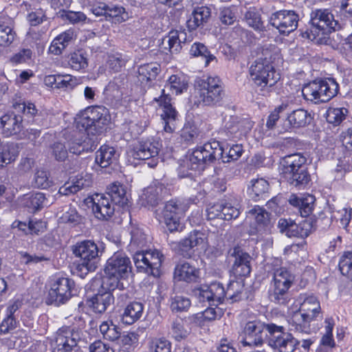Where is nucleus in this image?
Returning a JSON list of instances; mask_svg holds the SVG:
<instances>
[{"instance_id": "1", "label": "nucleus", "mask_w": 352, "mask_h": 352, "mask_svg": "<svg viewBox=\"0 0 352 352\" xmlns=\"http://www.w3.org/2000/svg\"><path fill=\"white\" fill-rule=\"evenodd\" d=\"M241 144H234L229 149L228 153L223 155V148L218 141L207 142L197 146L189 155L186 162L191 170H203L206 165L221 160L223 163L238 160L242 155Z\"/></svg>"}, {"instance_id": "2", "label": "nucleus", "mask_w": 352, "mask_h": 352, "mask_svg": "<svg viewBox=\"0 0 352 352\" xmlns=\"http://www.w3.org/2000/svg\"><path fill=\"white\" fill-rule=\"evenodd\" d=\"M187 82L180 76L172 75L168 80L164 88L162 90V95L157 101L162 108L161 118L164 124V130L166 133H173L177 128L178 122V112L170 103V94L178 95L186 90Z\"/></svg>"}, {"instance_id": "3", "label": "nucleus", "mask_w": 352, "mask_h": 352, "mask_svg": "<svg viewBox=\"0 0 352 352\" xmlns=\"http://www.w3.org/2000/svg\"><path fill=\"white\" fill-rule=\"evenodd\" d=\"M244 287V280L241 278L230 280L226 290L220 283H212L210 285L200 286L195 290V294L200 302H208L211 305L217 306L225 297L234 301L241 298Z\"/></svg>"}, {"instance_id": "4", "label": "nucleus", "mask_w": 352, "mask_h": 352, "mask_svg": "<svg viewBox=\"0 0 352 352\" xmlns=\"http://www.w3.org/2000/svg\"><path fill=\"white\" fill-rule=\"evenodd\" d=\"M131 269V263L127 256L120 252L115 253L107 261L105 276L102 283V288L107 290L123 289V280L129 277Z\"/></svg>"}, {"instance_id": "5", "label": "nucleus", "mask_w": 352, "mask_h": 352, "mask_svg": "<svg viewBox=\"0 0 352 352\" xmlns=\"http://www.w3.org/2000/svg\"><path fill=\"white\" fill-rule=\"evenodd\" d=\"M318 317L322 318L320 302L316 296H309L304 298L298 311L292 314L289 322L294 331L309 334L316 331V328L311 323Z\"/></svg>"}, {"instance_id": "6", "label": "nucleus", "mask_w": 352, "mask_h": 352, "mask_svg": "<svg viewBox=\"0 0 352 352\" xmlns=\"http://www.w3.org/2000/svg\"><path fill=\"white\" fill-rule=\"evenodd\" d=\"M307 158L300 153L285 157L281 162V174L288 183L294 186H304L310 180L306 167Z\"/></svg>"}, {"instance_id": "7", "label": "nucleus", "mask_w": 352, "mask_h": 352, "mask_svg": "<svg viewBox=\"0 0 352 352\" xmlns=\"http://www.w3.org/2000/svg\"><path fill=\"white\" fill-rule=\"evenodd\" d=\"M338 90L339 85L334 79H317L305 85L302 94L305 100L319 104L329 102Z\"/></svg>"}, {"instance_id": "8", "label": "nucleus", "mask_w": 352, "mask_h": 352, "mask_svg": "<svg viewBox=\"0 0 352 352\" xmlns=\"http://www.w3.org/2000/svg\"><path fill=\"white\" fill-rule=\"evenodd\" d=\"M195 93L199 103L206 106L216 105L224 97L223 83L218 76L199 79L195 83Z\"/></svg>"}, {"instance_id": "9", "label": "nucleus", "mask_w": 352, "mask_h": 352, "mask_svg": "<svg viewBox=\"0 0 352 352\" xmlns=\"http://www.w3.org/2000/svg\"><path fill=\"white\" fill-rule=\"evenodd\" d=\"M72 250L75 256L80 258L76 267L80 276L95 271L100 250L94 241L87 240L78 243L73 247Z\"/></svg>"}, {"instance_id": "10", "label": "nucleus", "mask_w": 352, "mask_h": 352, "mask_svg": "<svg viewBox=\"0 0 352 352\" xmlns=\"http://www.w3.org/2000/svg\"><path fill=\"white\" fill-rule=\"evenodd\" d=\"M265 58L256 59L250 68V75L254 84L261 87V89L273 87L280 79V75L274 69V66L270 63L272 57L267 56V52L265 53Z\"/></svg>"}, {"instance_id": "11", "label": "nucleus", "mask_w": 352, "mask_h": 352, "mask_svg": "<svg viewBox=\"0 0 352 352\" xmlns=\"http://www.w3.org/2000/svg\"><path fill=\"white\" fill-rule=\"evenodd\" d=\"M135 267L139 272H144L154 277L161 274L164 255L157 250L137 252L133 256Z\"/></svg>"}, {"instance_id": "12", "label": "nucleus", "mask_w": 352, "mask_h": 352, "mask_svg": "<svg viewBox=\"0 0 352 352\" xmlns=\"http://www.w3.org/2000/svg\"><path fill=\"white\" fill-rule=\"evenodd\" d=\"M269 345L279 352H295L300 341L296 339L291 333L285 332L283 326L269 323Z\"/></svg>"}, {"instance_id": "13", "label": "nucleus", "mask_w": 352, "mask_h": 352, "mask_svg": "<svg viewBox=\"0 0 352 352\" xmlns=\"http://www.w3.org/2000/svg\"><path fill=\"white\" fill-rule=\"evenodd\" d=\"M294 280V276L286 268L280 267L274 272V289L271 300L280 305L288 301V290Z\"/></svg>"}, {"instance_id": "14", "label": "nucleus", "mask_w": 352, "mask_h": 352, "mask_svg": "<svg viewBox=\"0 0 352 352\" xmlns=\"http://www.w3.org/2000/svg\"><path fill=\"white\" fill-rule=\"evenodd\" d=\"M258 320L249 321L245 323L242 333L241 344L243 346L259 347L263 346L267 337V326Z\"/></svg>"}, {"instance_id": "15", "label": "nucleus", "mask_w": 352, "mask_h": 352, "mask_svg": "<svg viewBox=\"0 0 352 352\" xmlns=\"http://www.w3.org/2000/svg\"><path fill=\"white\" fill-rule=\"evenodd\" d=\"M76 292L73 280L63 276H56L53 278L49 290V300L57 305L64 304Z\"/></svg>"}, {"instance_id": "16", "label": "nucleus", "mask_w": 352, "mask_h": 352, "mask_svg": "<svg viewBox=\"0 0 352 352\" xmlns=\"http://www.w3.org/2000/svg\"><path fill=\"white\" fill-rule=\"evenodd\" d=\"M311 23V32L317 36H319L320 32L322 34H328L340 28L338 21L335 20L333 15L326 9L312 12Z\"/></svg>"}, {"instance_id": "17", "label": "nucleus", "mask_w": 352, "mask_h": 352, "mask_svg": "<svg viewBox=\"0 0 352 352\" xmlns=\"http://www.w3.org/2000/svg\"><path fill=\"white\" fill-rule=\"evenodd\" d=\"M188 208V204L177 200H171L166 204L163 210L164 221L170 232L182 230L180 218Z\"/></svg>"}, {"instance_id": "18", "label": "nucleus", "mask_w": 352, "mask_h": 352, "mask_svg": "<svg viewBox=\"0 0 352 352\" xmlns=\"http://www.w3.org/2000/svg\"><path fill=\"white\" fill-rule=\"evenodd\" d=\"M80 337L77 331L69 327L60 328L51 342L53 352H71L77 346Z\"/></svg>"}, {"instance_id": "19", "label": "nucleus", "mask_w": 352, "mask_h": 352, "mask_svg": "<svg viewBox=\"0 0 352 352\" xmlns=\"http://www.w3.org/2000/svg\"><path fill=\"white\" fill-rule=\"evenodd\" d=\"M162 148V144L154 138L142 140L134 146L132 156L137 160H146L151 159V162L148 165L155 167L157 164L155 158Z\"/></svg>"}, {"instance_id": "20", "label": "nucleus", "mask_w": 352, "mask_h": 352, "mask_svg": "<svg viewBox=\"0 0 352 352\" xmlns=\"http://www.w3.org/2000/svg\"><path fill=\"white\" fill-rule=\"evenodd\" d=\"M299 21L298 15L293 10H279L270 17V23L280 34H289L296 30Z\"/></svg>"}, {"instance_id": "21", "label": "nucleus", "mask_w": 352, "mask_h": 352, "mask_svg": "<svg viewBox=\"0 0 352 352\" xmlns=\"http://www.w3.org/2000/svg\"><path fill=\"white\" fill-rule=\"evenodd\" d=\"M206 239L204 232L194 230L179 242H171V248L184 258H190L194 254L195 247L205 243Z\"/></svg>"}, {"instance_id": "22", "label": "nucleus", "mask_w": 352, "mask_h": 352, "mask_svg": "<svg viewBox=\"0 0 352 352\" xmlns=\"http://www.w3.org/2000/svg\"><path fill=\"white\" fill-rule=\"evenodd\" d=\"M229 254L234 258L231 269V274L236 278L248 276L251 272V256L243 252L240 247H234L229 250Z\"/></svg>"}, {"instance_id": "23", "label": "nucleus", "mask_w": 352, "mask_h": 352, "mask_svg": "<svg viewBox=\"0 0 352 352\" xmlns=\"http://www.w3.org/2000/svg\"><path fill=\"white\" fill-rule=\"evenodd\" d=\"M87 201L91 204L93 212L98 219L108 220L114 214V206L106 195L96 193L88 197Z\"/></svg>"}, {"instance_id": "24", "label": "nucleus", "mask_w": 352, "mask_h": 352, "mask_svg": "<svg viewBox=\"0 0 352 352\" xmlns=\"http://www.w3.org/2000/svg\"><path fill=\"white\" fill-rule=\"evenodd\" d=\"M86 116L83 117L80 123L89 133L92 126L102 128L109 122V116L107 109L103 107H96L86 112Z\"/></svg>"}, {"instance_id": "25", "label": "nucleus", "mask_w": 352, "mask_h": 352, "mask_svg": "<svg viewBox=\"0 0 352 352\" xmlns=\"http://www.w3.org/2000/svg\"><path fill=\"white\" fill-rule=\"evenodd\" d=\"M166 193L164 185L154 182L143 190L140 197V203L144 207H154L159 204Z\"/></svg>"}, {"instance_id": "26", "label": "nucleus", "mask_w": 352, "mask_h": 352, "mask_svg": "<svg viewBox=\"0 0 352 352\" xmlns=\"http://www.w3.org/2000/svg\"><path fill=\"white\" fill-rule=\"evenodd\" d=\"M127 80L124 74L116 76L109 82L104 90L106 98L111 102L120 101L122 98Z\"/></svg>"}, {"instance_id": "27", "label": "nucleus", "mask_w": 352, "mask_h": 352, "mask_svg": "<svg viewBox=\"0 0 352 352\" xmlns=\"http://www.w3.org/2000/svg\"><path fill=\"white\" fill-rule=\"evenodd\" d=\"M249 217L255 220L256 230L260 234L270 232L272 224L269 213L263 208L255 206L248 212Z\"/></svg>"}, {"instance_id": "28", "label": "nucleus", "mask_w": 352, "mask_h": 352, "mask_svg": "<svg viewBox=\"0 0 352 352\" xmlns=\"http://www.w3.org/2000/svg\"><path fill=\"white\" fill-rule=\"evenodd\" d=\"M96 147L95 140L80 132L76 133L74 140L69 144V151L76 155H80L84 151H93Z\"/></svg>"}, {"instance_id": "29", "label": "nucleus", "mask_w": 352, "mask_h": 352, "mask_svg": "<svg viewBox=\"0 0 352 352\" xmlns=\"http://www.w3.org/2000/svg\"><path fill=\"white\" fill-rule=\"evenodd\" d=\"M0 120L3 133L6 136L16 135L21 131L23 119L20 115L7 113Z\"/></svg>"}, {"instance_id": "30", "label": "nucleus", "mask_w": 352, "mask_h": 352, "mask_svg": "<svg viewBox=\"0 0 352 352\" xmlns=\"http://www.w3.org/2000/svg\"><path fill=\"white\" fill-rule=\"evenodd\" d=\"M174 276L178 280L195 282L199 276V270L188 262L180 263L175 268Z\"/></svg>"}, {"instance_id": "31", "label": "nucleus", "mask_w": 352, "mask_h": 352, "mask_svg": "<svg viewBox=\"0 0 352 352\" xmlns=\"http://www.w3.org/2000/svg\"><path fill=\"white\" fill-rule=\"evenodd\" d=\"M210 15V9L206 6L195 8L191 16L187 21L188 28L190 31L196 30L198 27L206 23Z\"/></svg>"}, {"instance_id": "32", "label": "nucleus", "mask_w": 352, "mask_h": 352, "mask_svg": "<svg viewBox=\"0 0 352 352\" xmlns=\"http://www.w3.org/2000/svg\"><path fill=\"white\" fill-rule=\"evenodd\" d=\"M111 291L108 290L103 293H98L89 300V306L92 307L95 312L104 313L113 302L114 297Z\"/></svg>"}, {"instance_id": "33", "label": "nucleus", "mask_w": 352, "mask_h": 352, "mask_svg": "<svg viewBox=\"0 0 352 352\" xmlns=\"http://www.w3.org/2000/svg\"><path fill=\"white\" fill-rule=\"evenodd\" d=\"M107 190L108 192L106 195L109 197L111 201L116 205L122 207L127 205L129 199L126 196L125 188L123 185L115 182L111 184Z\"/></svg>"}, {"instance_id": "34", "label": "nucleus", "mask_w": 352, "mask_h": 352, "mask_svg": "<svg viewBox=\"0 0 352 352\" xmlns=\"http://www.w3.org/2000/svg\"><path fill=\"white\" fill-rule=\"evenodd\" d=\"M15 38L13 23L10 18H0V45H10Z\"/></svg>"}, {"instance_id": "35", "label": "nucleus", "mask_w": 352, "mask_h": 352, "mask_svg": "<svg viewBox=\"0 0 352 352\" xmlns=\"http://www.w3.org/2000/svg\"><path fill=\"white\" fill-rule=\"evenodd\" d=\"M144 307L141 302H132L125 308L122 315V320L126 324H132L138 320L143 313Z\"/></svg>"}, {"instance_id": "36", "label": "nucleus", "mask_w": 352, "mask_h": 352, "mask_svg": "<svg viewBox=\"0 0 352 352\" xmlns=\"http://www.w3.org/2000/svg\"><path fill=\"white\" fill-rule=\"evenodd\" d=\"M161 71L160 65L157 63H149L139 66L138 78L141 82H148L156 78Z\"/></svg>"}, {"instance_id": "37", "label": "nucleus", "mask_w": 352, "mask_h": 352, "mask_svg": "<svg viewBox=\"0 0 352 352\" xmlns=\"http://www.w3.org/2000/svg\"><path fill=\"white\" fill-rule=\"evenodd\" d=\"M251 186L249 193L254 201L265 199L267 197L269 183L263 178L252 179L250 182Z\"/></svg>"}, {"instance_id": "38", "label": "nucleus", "mask_w": 352, "mask_h": 352, "mask_svg": "<svg viewBox=\"0 0 352 352\" xmlns=\"http://www.w3.org/2000/svg\"><path fill=\"white\" fill-rule=\"evenodd\" d=\"M117 159L116 150L108 145L102 146L96 152V162L102 167L109 166Z\"/></svg>"}, {"instance_id": "39", "label": "nucleus", "mask_w": 352, "mask_h": 352, "mask_svg": "<svg viewBox=\"0 0 352 352\" xmlns=\"http://www.w3.org/2000/svg\"><path fill=\"white\" fill-rule=\"evenodd\" d=\"M74 32L72 30H67L58 35L52 43L50 50L55 54H61L62 51L73 39Z\"/></svg>"}, {"instance_id": "40", "label": "nucleus", "mask_w": 352, "mask_h": 352, "mask_svg": "<svg viewBox=\"0 0 352 352\" xmlns=\"http://www.w3.org/2000/svg\"><path fill=\"white\" fill-rule=\"evenodd\" d=\"M312 225L308 220L301 221L298 223L292 221L289 228V237L305 238L308 236L311 231Z\"/></svg>"}, {"instance_id": "41", "label": "nucleus", "mask_w": 352, "mask_h": 352, "mask_svg": "<svg viewBox=\"0 0 352 352\" xmlns=\"http://www.w3.org/2000/svg\"><path fill=\"white\" fill-rule=\"evenodd\" d=\"M68 63L76 71L85 69L88 66L87 54L85 50L80 49L69 55Z\"/></svg>"}, {"instance_id": "42", "label": "nucleus", "mask_w": 352, "mask_h": 352, "mask_svg": "<svg viewBox=\"0 0 352 352\" xmlns=\"http://www.w3.org/2000/svg\"><path fill=\"white\" fill-rule=\"evenodd\" d=\"M189 54L193 57H201L204 60L205 67L215 59V56L210 53L208 47L199 42H195L191 45Z\"/></svg>"}, {"instance_id": "43", "label": "nucleus", "mask_w": 352, "mask_h": 352, "mask_svg": "<svg viewBox=\"0 0 352 352\" xmlns=\"http://www.w3.org/2000/svg\"><path fill=\"white\" fill-rule=\"evenodd\" d=\"M311 119L309 113L302 109L293 111L287 118L289 124L295 128L303 127L309 123Z\"/></svg>"}, {"instance_id": "44", "label": "nucleus", "mask_w": 352, "mask_h": 352, "mask_svg": "<svg viewBox=\"0 0 352 352\" xmlns=\"http://www.w3.org/2000/svg\"><path fill=\"white\" fill-rule=\"evenodd\" d=\"M191 328L185 326V322L181 318H176L171 323L170 333L177 341L185 339L190 334Z\"/></svg>"}, {"instance_id": "45", "label": "nucleus", "mask_w": 352, "mask_h": 352, "mask_svg": "<svg viewBox=\"0 0 352 352\" xmlns=\"http://www.w3.org/2000/svg\"><path fill=\"white\" fill-rule=\"evenodd\" d=\"M0 150V168L10 164L17 156V146L14 143H7Z\"/></svg>"}, {"instance_id": "46", "label": "nucleus", "mask_w": 352, "mask_h": 352, "mask_svg": "<svg viewBox=\"0 0 352 352\" xmlns=\"http://www.w3.org/2000/svg\"><path fill=\"white\" fill-rule=\"evenodd\" d=\"M348 109L344 107H329L326 113L327 121L333 126H338L346 119Z\"/></svg>"}, {"instance_id": "47", "label": "nucleus", "mask_w": 352, "mask_h": 352, "mask_svg": "<svg viewBox=\"0 0 352 352\" xmlns=\"http://www.w3.org/2000/svg\"><path fill=\"white\" fill-rule=\"evenodd\" d=\"M68 151L65 142L57 141L50 146L49 155L58 162H64L68 157Z\"/></svg>"}, {"instance_id": "48", "label": "nucleus", "mask_w": 352, "mask_h": 352, "mask_svg": "<svg viewBox=\"0 0 352 352\" xmlns=\"http://www.w3.org/2000/svg\"><path fill=\"white\" fill-rule=\"evenodd\" d=\"M135 339L133 333H121L112 346L118 352H129Z\"/></svg>"}, {"instance_id": "49", "label": "nucleus", "mask_w": 352, "mask_h": 352, "mask_svg": "<svg viewBox=\"0 0 352 352\" xmlns=\"http://www.w3.org/2000/svg\"><path fill=\"white\" fill-rule=\"evenodd\" d=\"M162 45L165 49L168 48L171 53H178L182 49L179 38V31H170L163 39Z\"/></svg>"}, {"instance_id": "50", "label": "nucleus", "mask_w": 352, "mask_h": 352, "mask_svg": "<svg viewBox=\"0 0 352 352\" xmlns=\"http://www.w3.org/2000/svg\"><path fill=\"white\" fill-rule=\"evenodd\" d=\"M100 331L104 338L111 341L113 344L121 334L119 328L113 324L112 322H103L100 325Z\"/></svg>"}, {"instance_id": "51", "label": "nucleus", "mask_w": 352, "mask_h": 352, "mask_svg": "<svg viewBox=\"0 0 352 352\" xmlns=\"http://www.w3.org/2000/svg\"><path fill=\"white\" fill-rule=\"evenodd\" d=\"M190 300L182 295H175L170 298V309L173 312L186 311L190 307Z\"/></svg>"}, {"instance_id": "52", "label": "nucleus", "mask_w": 352, "mask_h": 352, "mask_svg": "<svg viewBox=\"0 0 352 352\" xmlns=\"http://www.w3.org/2000/svg\"><path fill=\"white\" fill-rule=\"evenodd\" d=\"M221 310L220 309L208 307L201 314H195L189 316V324L191 323H197L199 318H203L205 320H214L218 317H221Z\"/></svg>"}, {"instance_id": "53", "label": "nucleus", "mask_w": 352, "mask_h": 352, "mask_svg": "<svg viewBox=\"0 0 352 352\" xmlns=\"http://www.w3.org/2000/svg\"><path fill=\"white\" fill-rule=\"evenodd\" d=\"M107 20H112L114 23H122L126 21L129 18V14L122 7L114 6L108 8Z\"/></svg>"}, {"instance_id": "54", "label": "nucleus", "mask_w": 352, "mask_h": 352, "mask_svg": "<svg viewBox=\"0 0 352 352\" xmlns=\"http://www.w3.org/2000/svg\"><path fill=\"white\" fill-rule=\"evenodd\" d=\"M245 19L248 25L255 30L263 31L265 30L261 15L255 10H248L245 14Z\"/></svg>"}, {"instance_id": "55", "label": "nucleus", "mask_w": 352, "mask_h": 352, "mask_svg": "<svg viewBox=\"0 0 352 352\" xmlns=\"http://www.w3.org/2000/svg\"><path fill=\"white\" fill-rule=\"evenodd\" d=\"M339 269L343 276L352 280V252L343 254L339 262Z\"/></svg>"}, {"instance_id": "56", "label": "nucleus", "mask_w": 352, "mask_h": 352, "mask_svg": "<svg viewBox=\"0 0 352 352\" xmlns=\"http://www.w3.org/2000/svg\"><path fill=\"white\" fill-rule=\"evenodd\" d=\"M34 186L47 189L52 184L50 179L49 173L44 169H38L36 171L34 177Z\"/></svg>"}, {"instance_id": "57", "label": "nucleus", "mask_w": 352, "mask_h": 352, "mask_svg": "<svg viewBox=\"0 0 352 352\" xmlns=\"http://www.w3.org/2000/svg\"><path fill=\"white\" fill-rule=\"evenodd\" d=\"M352 209L343 208L340 210H333L331 213V219H334L336 221H340V225L344 228H346L351 219Z\"/></svg>"}, {"instance_id": "58", "label": "nucleus", "mask_w": 352, "mask_h": 352, "mask_svg": "<svg viewBox=\"0 0 352 352\" xmlns=\"http://www.w3.org/2000/svg\"><path fill=\"white\" fill-rule=\"evenodd\" d=\"M72 181L77 192L90 187L93 183L91 175L87 173L76 175Z\"/></svg>"}, {"instance_id": "59", "label": "nucleus", "mask_w": 352, "mask_h": 352, "mask_svg": "<svg viewBox=\"0 0 352 352\" xmlns=\"http://www.w3.org/2000/svg\"><path fill=\"white\" fill-rule=\"evenodd\" d=\"M219 19L222 25H231L236 19L233 8L223 7L219 9Z\"/></svg>"}, {"instance_id": "60", "label": "nucleus", "mask_w": 352, "mask_h": 352, "mask_svg": "<svg viewBox=\"0 0 352 352\" xmlns=\"http://www.w3.org/2000/svg\"><path fill=\"white\" fill-rule=\"evenodd\" d=\"M130 246L135 248H142L146 243V236L142 230L140 228H133L131 232Z\"/></svg>"}, {"instance_id": "61", "label": "nucleus", "mask_w": 352, "mask_h": 352, "mask_svg": "<svg viewBox=\"0 0 352 352\" xmlns=\"http://www.w3.org/2000/svg\"><path fill=\"white\" fill-rule=\"evenodd\" d=\"M241 212L237 206H233L230 203H223L222 219L229 221L236 219Z\"/></svg>"}, {"instance_id": "62", "label": "nucleus", "mask_w": 352, "mask_h": 352, "mask_svg": "<svg viewBox=\"0 0 352 352\" xmlns=\"http://www.w3.org/2000/svg\"><path fill=\"white\" fill-rule=\"evenodd\" d=\"M170 342L164 338L153 340L150 344V352H170Z\"/></svg>"}, {"instance_id": "63", "label": "nucleus", "mask_w": 352, "mask_h": 352, "mask_svg": "<svg viewBox=\"0 0 352 352\" xmlns=\"http://www.w3.org/2000/svg\"><path fill=\"white\" fill-rule=\"evenodd\" d=\"M62 223L77 224L80 221V216L74 208L69 207L60 217Z\"/></svg>"}, {"instance_id": "64", "label": "nucleus", "mask_w": 352, "mask_h": 352, "mask_svg": "<svg viewBox=\"0 0 352 352\" xmlns=\"http://www.w3.org/2000/svg\"><path fill=\"white\" fill-rule=\"evenodd\" d=\"M27 19L32 26H36L45 21L47 17L43 10L39 9L30 12L27 16Z\"/></svg>"}]
</instances>
